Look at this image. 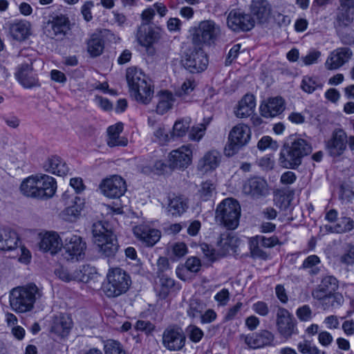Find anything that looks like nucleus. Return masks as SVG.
I'll use <instances>...</instances> for the list:
<instances>
[{"label":"nucleus","mask_w":354,"mask_h":354,"mask_svg":"<svg viewBox=\"0 0 354 354\" xmlns=\"http://www.w3.org/2000/svg\"><path fill=\"white\" fill-rule=\"evenodd\" d=\"M43 295L41 289L34 283L12 288L9 294L11 308L18 313H25L34 308L35 303Z\"/></svg>","instance_id":"f257e3e1"},{"label":"nucleus","mask_w":354,"mask_h":354,"mask_svg":"<svg viewBox=\"0 0 354 354\" xmlns=\"http://www.w3.org/2000/svg\"><path fill=\"white\" fill-rule=\"evenodd\" d=\"M126 78L129 88L136 101L147 104L151 101L153 91L147 82L145 73L137 67L127 70Z\"/></svg>","instance_id":"f03ea898"},{"label":"nucleus","mask_w":354,"mask_h":354,"mask_svg":"<svg viewBox=\"0 0 354 354\" xmlns=\"http://www.w3.org/2000/svg\"><path fill=\"white\" fill-rule=\"evenodd\" d=\"M312 147L304 139L295 140L290 146L281 151L279 162L285 168L295 169L301 163L303 157L309 154Z\"/></svg>","instance_id":"7ed1b4c3"},{"label":"nucleus","mask_w":354,"mask_h":354,"mask_svg":"<svg viewBox=\"0 0 354 354\" xmlns=\"http://www.w3.org/2000/svg\"><path fill=\"white\" fill-rule=\"evenodd\" d=\"M131 284V277L126 271L120 268H111L106 274L104 292L109 297H116L125 293Z\"/></svg>","instance_id":"20e7f679"},{"label":"nucleus","mask_w":354,"mask_h":354,"mask_svg":"<svg viewBox=\"0 0 354 354\" xmlns=\"http://www.w3.org/2000/svg\"><path fill=\"white\" fill-rule=\"evenodd\" d=\"M240 215V205L233 198L223 200L216 207V219L229 230H234L237 227Z\"/></svg>","instance_id":"39448f33"},{"label":"nucleus","mask_w":354,"mask_h":354,"mask_svg":"<svg viewBox=\"0 0 354 354\" xmlns=\"http://www.w3.org/2000/svg\"><path fill=\"white\" fill-rule=\"evenodd\" d=\"M276 328L279 335L286 340L299 334L297 322L293 315L281 306L278 307L277 310Z\"/></svg>","instance_id":"423d86ee"},{"label":"nucleus","mask_w":354,"mask_h":354,"mask_svg":"<svg viewBox=\"0 0 354 354\" xmlns=\"http://www.w3.org/2000/svg\"><path fill=\"white\" fill-rule=\"evenodd\" d=\"M250 136L251 131L248 125L240 123L234 126L230 131L228 144L225 148L226 156H232L235 154L248 143Z\"/></svg>","instance_id":"0eeeda50"},{"label":"nucleus","mask_w":354,"mask_h":354,"mask_svg":"<svg viewBox=\"0 0 354 354\" xmlns=\"http://www.w3.org/2000/svg\"><path fill=\"white\" fill-rule=\"evenodd\" d=\"M63 245L64 258L67 261H79L84 258L86 249V243L80 236L72 234H64Z\"/></svg>","instance_id":"6e6552de"},{"label":"nucleus","mask_w":354,"mask_h":354,"mask_svg":"<svg viewBox=\"0 0 354 354\" xmlns=\"http://www.w3.org/2000/svg\"><path fill=\"white\" fill-rule=\"evenodd\" d=\"M184 67L192 73H199L206 69L208 65L207 55L201 46H196L185 53L182 59Z\"/></svg>","instance_id":"1a4fd4ad"},{"label":"nucleus","mask_w":354,"mask_h":354,"mask_svg":"<svg viewBox=\"0 0 354 354\" xmlns=\"http://www.w3.org/2000/svg\"><path fill=\"white\" fill-rule=\"evenodd\" d=\"M62 199L66 207L60 213V216L66 221L74 222L84 207V200L75 194H71L69 191L63 194Z\"/></svg>","instance_id":"9d476101"},{"label":"nucleus","mask_w":354,"mask_h":354,"mask_svg":"<svg viewBox=\"0 0 354 354\" xmlns=\"http://www.w3.org/2000/svg\"><path fill=\"white\" fill-rule=\"evenodd\" d=\"M192 42L196 46L202 43L210 45L214 43L220 33L218 27L214 24H199L189 30Z\"/></svg>","instance_id":"9b49d317"},{"label":"nucleus","mask_w":354,"mask_h":354,"mask_svg":"<svg viewBox=\"0 0 354 354\" xmlns=\"http://www.w3.org/2000/svg\"><path fill=\"white\" fill-rule=\"evenodd\" d=\"M194 146L191 144L183 145L172 150L168 156L169 165L172 169H185L192 161Z\"/></svg>","instance_id":"f8f14e48"},{"label":"nucleus","mask_w":354,"mask_h":354,"mask_svg":"<svg viewBox=\"0 0 354 354\" xmlns=\"http://www.w3.org/2000/svg\"><path fill=\"white\" fill-rule=\"evenodd\" d=\"M102 194L111 198H120L127 191L125 180L118 175H113L104 179L100 185Z\"/></svg>","instance_id":"ddd939ff"},{"label":"nucleus","mask_w":354,"mask_h":354,"mask_svg":"<svg viewBox=\"0 0 354 354\" xmlns=\"http://www.w3.org/2000/svg\"><path fill=\"white\" fill-rule=\"evenodd\" d=\"M186 337L180 327L167 328L162 334V344L171 351H180L185 345Z\"/></svg>","instance_id":"4468645a"},{"label":"nucleus","mask_w":354,"mask_h":354,"mask_svg":"<svg viewBox=\"0 0 354 354\" xmlns=\"http://www.w3.org/2000/svg\"><path fill=\"white\" fill-rule=\"evenodd\" d=\"M15 76L19 82L26 88L40 86L37 75L33 72L32 61L30 59L18 66Z\"/></svg>","instance_id":"2eb2a0df"},{"label":"nucleus","mask_w":354,"mask_h":354,"mask_svg":"<svg viewBox=\"0 0 354 354\" xmlns=\"http://www.w3.org/2000/svg\"><path fill=\"white\" fill-rule=\"evenodd\" d=\"M337 281L333 276L324 277L321 283L312 292V296L317 300L335 299L338 295L333 294L337 288Z\"/></svg>","instance_id":"dca6fc26"},{"label":"nucleus","mask_w":354,"mask_h":354,"mask_svg":"<svg viewBox=\"0 0 354 354\" xmlns=\"http://www.w3.org/2000/svg\"><path fill=\"white\" fill-rule=\"evenodd\" d=\"M241 339L252 348H260L273 345L274 335L268 330H261L248 335H242Z\"/></svg>","instance_id":"f3484780"},{"label":"nucleus","mask_w":354,"mask_h":354,"mask_svg":"<svg viewBox=\"0 0 354 354\" xmlns=\"http://www.w3.org/2000/svg\"><path fill=\"white\" fill-rule=\"evenodd\" d=\"M136 237L147 247L153 246L160 239V230L146 224H140L133 227Z\"/></svg>","instance_id":"a211bd4d"},{"label":"nucleus","mask_w":354,"mask_h":354,"mask_svg":"<svg viewBox=\"0 0 354 354\" xmlns=\"http://www.w3.org/2000/svg\"><path fill=\"white\" fill-rule=\"evenodd\" d=\"M222 160V154L216 149H212L201 157L197 165L198 170L205 174L214 171L221 164Z\"/></svg>","instance_id":"6ab92c4d"},{"label":"nucleus","mask_w":354,"mask_h":354,"mask_svg":"<svg viewBox=\"0 0 354 354\" xmlns=\"http://www.w3.org/2000/svg\"><path fill=\"white\" fill-rule=\"evenodd\" d=\"M346 144V134L342 129H339L333 131L331 138L326 144V147L330 156L336 157L344 153Z\"/></svg>","instance_id":"aec40b11"},{"label":"nucleus","mask_w":354,"mask_h":354,"mask_svg":"<svg viewBox=\"0 0 354 354\" xmlns=\"http://www.w3.org/2000/svg\"><path fill=\"white\" fill-rule=\"evenodd\" d=\"M243 192L254 198L265 196L269 192L267 182L259 177L252 178L247 180L243 185Z\"/></svg>","instance_id":"412c9836"},{"label":"nucleus","mask_w":354,"mask_h":354,"mask_svg":"<svg viewBox=\"0 0 354 354\" xmlns=\"http://www.w3.org/2000/svg\"><path fill=\"white\" fill-rule=\"evenodd\" d=\"M352 52L348 48H339L333 50L325 63L328 70H335L343 66L351 57Z\"/></svg>","instance_id":"4be33fe9"},{"label":"nucleus","mask_w":354,"mask_h":354,"mask_svg":"<svg viewBox=\"0 0 354 354\" xmlns=\"http://www.w3.org/2000/svg\"><path fill=\"white\" fill-rule=\"evenodd\" d=\"M92 232L93 241L97 248L109 243V238L117 239L111 230L109 228V224L102 221L93 223Z\"/></svg>","instance_id":"5701e85b"},{"label":"nucleus","mask_w":354,"mask_h":354,"mask_svg":"<svg viewBox=\"0 0 354 354\" xmlns=\"http://www.w3.org/2000/svg\"><path fill=\"white\" fill-rule=\"evenodd\" d=\"M285 109V102L281 97L268 99L260 106V111L264 118H273L281 113Z\"/></svg>","instance_id":"b1692460"},{"label":"nucleus","mask_w":354,"mask_h":354,"mask_svg":"<svg viewBox=\"0 0 354 354\" xmlns=\"http://www.w3.org/2000/svg\"><path fill=\"white\" fill-rule=\"evenodd\" d=\"M62 245V239L58 234L55 232H46L41 236L39 243L41 250L49 252L52 254H56L59 251Z\"/></svg>","instance_id":"393cba45"},{"label":"nucleus","mask_w":354,"mask_h":354,"mask_svg":"<svg viewBox=\"0 0 354 354\" xmlns=\"http://www.w3.org/2000/svg\"><path fill=\"white\" fill-rule=\"evenodd\" d=\"M73 326L71 318L66 315L56 316L52 323L50 332L59 337L64 338L69 334Z\"/></svg>","instance_id":"a878e982"},{"label":"nucleus","mask_w":354,"mask_h":354,"mask_svg":"<svg viewBox=\"0 0 354 354\" xmlns=\"http://www.w3.org/2000/svg\"><path fill=\"white\" fill-rule=\"evenodd\" d=\"M270 14V5L267 0H254L250 5V22L267 20Z\"/></svg>","instance_id":"bb28decb"},{"label":"nucleus","mask_w":354,"mask_h":354,"mask_svg":"<svg viewBox=\"0 0 354 354\" xmlns=\"http://www.w3.org/2000/svg\"><path fill=\"white\" fill-rule=\"evenodd\" d=\"M38 198H51L55 193L57 185L55 179L48 175L37 176Z\"/></svg>","instance_id":"cd10ccee"},{"label":"nucleus","mask_w":354,"mask_h":354,"mask_svg":"<svg viewBox=\"0 0 354 354\" xmlns=\"http://www.w3.org/2000/svg\"><path fill=\"white\" fill-rule=\"evenodd\" d=\"M136 37L141 46L149 48L158 39L159 34L149 26V24H142L138 27Z\"/></svg>","instance_id":"c85d7f7f"},{"label":"nucleus","mask_w":354,"mask_h":354,"mask_svg":"<svg viewBox=\"0 0 354 354\" xmlns=\"http://www.w3.org/2000/svg\"><path fill=\"white\" fill-rule=\"evenodd\" d=\"M122 130L123 124L122 122L116 123L107 129L106 143L109 147H124L127 145L128 140L124 137L120 136Z\"/></svg>","instance_id":"c756f323"},{"label":"nucleus","mask_w":354,"mask_h":354,"mask_svg":"<svg viewBox=\"0 0 354 354\" xmlns=\"http://www.w3.org/2000/svg\"><path fill=\"white\" fill-rule=\"evenodd\" d=\"M17 232L10 228L0 229V250L14 251L18 245Z\"/></svg>","instance_id":"7c9ffc66"},{"label":"nucleus","mask_w":354,"mask_h":354,"mask_svg":"<svg viewBox=\"0 0 354 354\" xmlns=\"http://www.w3.org/2000/svg\"><path fill=\"white\" fill-rule=\"evenodd\" d=\"M187 208V201L183 196H173L168 198L166 211L169 215L180 216Z\"/></svg>","instance_id":"2f4dec72"},{"label":"nucleus","mask_w":354,"mask_h":354,"mask_svg":"<svg viewBox=\"0 0 354 354\" xmlns=\"http://www.w3.org/2000/svg\"><path fill=\"white\" fill-rule=\"evenodd\" d=\"M255 99L253 95L246 94L239 102L234 113L237 118H243L251 115L255 108Z\"/></svg>","instance_id":"473e14b6"},{"label":"nucleus","mask_w":354,"mask_h":354,"mask_svg":"<svg viewBox=\"0 0 354 354\" xmlns=\"http://www.w3.org/2000/svg\"><path fill=\"white\" fill-rule=\"evenodd\" d=\"M45 171L57 176H65L68 172L66 162L58 156L49 158L44 165Z\"/></svg>","instance_id":"72a5a7b5"},{"label":"nucleus","mask_w":354,"mask_h":354,"mask_svg":"<svg viewBox=\"0 0 354 354\" xmlns=\"http://www.w3.org/2000/svg\"><path fill=\"white\" fill-rule=\"evenodd\" d=\"M156 113L163 115L171 109L175 99L173 94L167 91H161L158 95Z\"/></svg>","instance_id":"f704fd0d"},{"label":"nucleus","mask_w":354,"mask_h":354,"mask_svg":"<svg viewBox=\"0 0 354 354\" xmlns=\"http://www.w3.org/2000/svg\"><path fill=\"white\" fill-rule=\"evenodd\" d=\"M104 44L100 34H93L87 41V52L92 57L100 56L104 50Z\"/></svg>","instance_id":"c9c22d12"},{"label":"nucleus","mask_w":354,"mask_h":354,"mask_svg":"<svg viewBox=\"0 0 354 354\" xmlns=\"http://www.w3.org/2000/svg\"><path fill=\"white\" fill-rule=\"evenodd\" d=\"M20 190L24 196L38 198L37 176H31L24 180Z\"/></svg>","instance_id":"e433bc0d"},{"label":"nucleus","mask_w":354,"mask_h":354,"mask_svg":"<svg viewBox=\"0 0 354 354\" xmlns=\"http://www.w3.org/2000/svg\"><path fill=\"white\" fill-rule=\"evenodd\" d=\"M151 139L153 142L165 146L174 138L164 124H159L154 128Z\"/></svg>","instance_id":"4c0bfd02"},{"label":"nucleus","mask_w":354,"mask_h":354,"mask_svg":"<svg viewBox=\"0 0 354 354\" xmlns=\"http://www.w3.org/2000/svg\"><path fill=\"white\" fill-rule=\"evenodd\" d=\"M9 32L14 39L19 41L26 39L30 34V27L27 24H10Z\"/></svg>","instance_id":"58836bf2"},{"label":"nucleus","mask_w":354,"mask_h":354,"mask_svg":"<svg viewBox=\"0 0 354 354\" xmlns=\"http://www.w3.org/2000/svg\"><path fill=\"white\" fill-rule=\"evenodd\" d=\"M236 238L230 232H225L221 234L217 246L219 248L220 253L225 254L230 250H233L236 243Z\"/></svg>","instance_id":"ea45409f"},{"label":"nucleus","mask_w":354,"mask_h":354,"mask_svg":"<svg viewBox=\"0 0 354 354\" xmlns=\"http://www.w3.org/2000/svg\"><path fill=\"white\" fill-rule=\"evenodd\" d=\"M174 280L165 274L160 277L159 283L156 287L158 295L161 299L166 298L174 286Z\"/></svg>","instance_id":"a19ab883"},{"label":"nucleus","mask_w":354,"mask_h":354,"mask_svg":"<svg viewBox=\"0 0 354 354\" xmlns=\"http://www.w3.org/2000/svg\"><path fill=\"white\" fill-rule=\"evenodd\" d=\"M69 24H46L44 26L45 32L50 37L64 36L69 30Z\"/></svg>","instance_id":"79ce46f5"},{"label":"nucleus","mask_w":354,"mask_h":354,"mask_svg":"<svg viewBox=\"0 0 354 354\" xmlns=\"http://www.w3.org/2000/svg\"><path fill=\"white\" fill-rule=\"evenodd\" d=\"M322 84L317 77L304 76L301 81V88L307 93H312L317 88H322Z\"/></svg>","instance_id":"37998d69"},{"label":"nucleus","mask_w":354,"mask_h":354,"mask_svg":"<svg viewBox=\"0 0 354 354\" xmlns=\"http://www.w3.org/2000/svg\"><path fill=\"white\" fill-rule=\"evenodd\" d=\"M191 120L189 118H183L176 121L172 129L173 138H181L186 135L190 127Z\"/></svg>","instance_id":"c03bdc74"},{"label":"nucleus","mask_w":354,"mask_h":354,"mask_svg":"<svg viewBox=\"0 0 354 354\" xmlns=\"http://www.w3.org/2000/svg\"><path fill=\"white\" fill-rule=\"evenodd\" d=\"M205 304L198 299H192L189 303V308L187 310V315L192 318H198L205 310Z\"/></svg>","instance_id":"a18cd8bd"},{"label":"nucleus","mask_w":354,"mask_h":354,"mask_svg":"<svg viewBox=\"0 0 354 354\" xmlns=\"http://www.w3.org/2000/svg\"><path fill=\"white\" fill-rule=\"evenodd\" d=\"M337 31L343 44L346 45L354 44V32L347 24H339Z\"/></svg>","instance_id":"49530a36"},{"label":"nucleus","mask_w":354,"mask_h":354,"mask_svg":"<svg viewBox=\"0 0 354 354\" xmlns=\"http://www.w3.org/2000/svg\"><path fill=\"white\" fill-rule=\"evenodd\" d=\"M250 250L252 257L260 258L266 259L268 257L266 252L263 250V245H260V241L257 236H254L250 239L249 241Z\"/></svg>","instance_id":"de8ad7c7"},{"label":"nucleus","mask_w":354,"mask_h":354,"mask_svg":"<svg viewBox=\"0 0 354 354\" xmlns=\"http://www.w3.org/2000/svg\"><path fill=\"white\" fill-rule=\"evenodd\" d=\"M319 263H320V259L317 255H310L304 261L302 268L309 269V274L315 275L319 272V269L315 267Z\"/></svg>","instance_id":"09e8293b"},{"label":"nucleus","mask_w":354,"mask_h":354,"mask_svg":"<svg viewBox=\"0 0 354 354\" xmlns=\"http://www.w3.org/2000/svg\"><path fill=\"white\" fill-rule=\"evenodd\" d=\"M109 243H106L103 244L102 246H100L98 248V251L106 257H113L119 248L117 239H111L109 238Z\"/></svg>","instance_id":"8fccbe9b"},{"label":"nucleus","mask_w":354,"mask_h":354,"mask_svg":"<svg viewBox=\"0 0 354 354\" xmlns=\"http://www.w3.org/2000/svg\"><path fill=\"white\" fill-rule=\"evenodd\" d=\"M105 354H126L122 345L118 341L109 339L104 346Z\"/></svg>","instance_id":"3c124183"},{"label":"nucleus","mask_w":354,"mask_h":354,"mask_svg":"<svg viewBox=\"0 0 354 354\" xmlns=\"http://www.w3.org/2000/svg\"><path fill=\"white\" fill-rule=\"evenodd\" d=\"M215 189L216 186L211 180H207L203 183L199 189L201 198L204 201L208 200L215 193Z\"/></svg>","instance_id":"603ef678"},{"label":"nucleus","mask_w":354,"mask_h":354,"mask_svg":"<svg viewBox=\"0 0 354 354\" xmlns=\"http://www.w3.org/2000/svg\"><path fill=\"white\" fill-rule=\"evenodd\" d=\"M186 333L189 339L194 343L199 342L204 336L203 331L199 327L193 324L187 327Z\"/></svg>","instance_id":"864d4df0"},{"label":"nucleus","mask_w":354,"mask_h":354,"mask_svg":"<svg viewBox=\"0 0 354 354\" xmlns=\"http://www.w3.org/2000/svg\"><path fill=\"white\" fill-rule=\"evenodd\" d=\"M354 226V221L348 217L342 218L339 222L335 225V231L337 233H344L351 231Z\"/></svg>","instance_id":"5fc2aeb1"},{"label":"nucleus","mask_w":354,"mask_h":354,"mask_svg":"<svg viewBox=\"0 0 354 354\" xmlns=\"http://www.w3.org/2000/svg\"><path fill=\"white\" fill-rule=\"evenodd\" d=\"M296 315L301 322H309L313 318V311L308 305H304L296 310Z\"/></svg>","instance_id":"6e6d98bb"},{"label":"nucleus","mask_w":354,"mask_h":354,"mask_svg":"<svg viewBox=\"0 0 354 354\" xmlns=\"http://www.w3.org/2000/svg\"><path fill=\"white\" fill-rule=\"evenodd\" d=\"M247 15L241 9H233L227 15V22H244L246 20ZM248 22H250L247 19Z\"/></svg>","instance_id":"4d7b16f0"},{"label":"nucleus","mask_w":354,"mask_h":354,"mask_svg":"<svg viewBox=\"0 0 354 354\" xmlns=\"http://www.w3.org/2000/svg\"><path fill=\"white\" fill-rule=\"evenodd\" d=\"M206 126L201 124L198 126L193 127L189 132V138L192 140L199 141L204 136Z\"/></svg>","instance_id":"13d9d810"},{"label":"nucleus","mask_w":354,"mask_h":354,"mask_svg":"<svg viewBox=\"0 0 354 354\" xmlns=\"http://www.w3.org/2000/svg\"><path fill=\"white\" fill-rule=\"evenodd\" d=\"M274 201L275 205L281 209H286L290 204L289 196L283 193L276 194Z\"/></svg>","instance_id":"bf43d9fd"},{"label":"nucleus","mask_w":354,"mask_h":354,"mask_svg":"<svg viewBox=\"0 0 354 354\" xmlns=\"http://www.w3.org/2000/svg\"><path fill=\"white\" fill-rule=\"evenodd\" d=\"M88 266H83L78 269L71 272L72 281L86 282L88 280V276L86 274Z\"/></svg>","instance_id":"052dcab7"},{"label":"nucleus","mask_w":354,"mask_h":354,"mask_svg":"<svg viewBox=\"0 0 354 354\" xmlns=\"http://www.w3.org/2000/svg\"><path fill=\"white\" fill-rule=\"evenodd\" d=\"M171 250L175 257L180 258L187 253L188 249L185 243L177 242L172 245Z\"/></svg>","instance_id":"680f3d73"},{"label":"nucleus","mask_w":354,"mask_h":354,"mask_svg":"<svg viewBox=\"0 0 354 354\" xmlns=\"http://www.w3.org/2000/svg\"><path fill=\"white\" fill-rule=\"evenodd\" d=\"M217 317L216 313L212 309H207L200 316L201 323L202 324H210L216 320Z\"/></svg>","instance_id":"e2e57ef3"},{"label":"nucleus","mask_w":354,"mask_h":354,"mask_svg":"<svg viewBox=\"0 0 354 354\" xmlns=\"http://www.w3.org/2000/svg\"><path fill=\"white\" fill-rule=\"evenodd\" d=\"M136 330L143 331L149 334L154 330L155 326L149 321L138 320L135 326Z\"/></svg>","instance_id":"0e129e2a"},{"label":"nucleus","mask_w":354,"mask_h":354,"mask_svg":"<svg viewBox=\"0 0 354 354\" xmlns=\"http://www.w3.org/2000/svg\"><path fill=\"white\" fill-rule=\"evenodd\" d=\"M252 310L258 315L266 317L269 313L268 305L264 301H257L252 305Z\"/></svg>","instance_id":"69168bd1"},{"label":"nucleus","mask_w":354,"mask_h":354,"mask_svg":"<svg viewBox=\"0 0 354 354\" xmlns=\"http://www.w3.org/2000/svg\"><path fill=\"white\" fill-rule=\"evenodd\" d=\"M195 86L196 84L194 81L191 80H187L181 85L180 88L176 91V95L178 96H182L183 95L188 94L194 90Z\"/></svg>","instance_id":"338daca9"},{"label":"nucleus","mask_w":354,"mask_h":354,"mask_svg":"<svg viewBox=\"0 0 354 354\" xmlns=\"http://www.w3.org/2000/svg\"><path fill=\"white\" fill-rule=\"evenodd\" d=\"M340 261L342 263L350 265L354 263V246H349L346 253L341 257Z\"/></svg>","instance_id":"774afa93"}]
</instances>
